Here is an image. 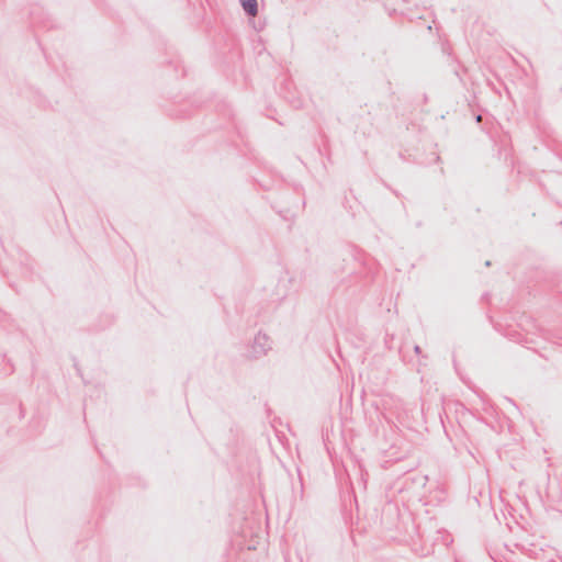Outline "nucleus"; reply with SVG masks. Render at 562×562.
<instances>
[{"instance_id": "obj_1", "label": "nucleus", "mask_w": 562, "mask_h": 562, "mask_svg": "<svg viewBox=\"0 0 562 562\" xmlns=\"http://www.w3.org/2000/svg\"><path fill=\"white\" fill-rule=\"evenodd\" d=\"M243 9L251 16H256L258 13L257 0H240Z\"/></svg>"}]
</instances>
